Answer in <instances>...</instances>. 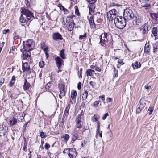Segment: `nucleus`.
<instances>
[{
	"mask_svg": "<svg viewBox=\"0 0 158 158\" xmlns=\"http://www.w3.org/2000/svg\"><path fill=\"white\" fill-rule=\"evenodd\" d=\"M30 51H31L28 49H24L22 55V57L23 60L26 59L30 57L31 54Z\"/></svg>",
	"mask_w": 158,
	"mask_h": 158,
	"instance_id": "9",
	"label": "nucleus"
},
{
	"mask_svg": "<svg viewBox=\"0 0 158 158\" xmlns=\"http://www.w3.org/2000/svg\"><path fill=\"white\" fill-rule=\"evenodd\" d=\"M83 114L84 113L81 111V113L78 115L77 118H76L75 120L76 128H80L82 127L81 123L82 122V121L84 120Z\"/></svg>",
	"mask_w": 158,
	"mask_h": 158,
	"instance_id": "6",
	"label": "nucleus"
},
{
	"mask_svg": "<svg viewBox=\"0 0 158 158\" xmlns=\"http://www.w3.org/2000/svg\"><path fill=\"white\" fill-rule=\"evenodd\" d=\"M52 38L55 41L61 40L63 39L61 35L58 32L53 33Z\"/></svg>",
	"mask_w": 158,
	"mask_h": 158,
	"instance_id": "11",
	"label": "nucleus"
},
{
	"mask_svg": "<svg viewBox=\"0 0 158 158\" xmlns=\"http://www.w3.org/2000/svg\"><path fill=\"white\" fill-rule=\"evenodd\" d=\"M24 143V145L23 147V150L26 152L27 151V143L26 141V139L25 137H23Z\"/></svg>",
	"mask_w": 158,
	"mask_h": 158,
	"instance_id": "32",
	"label": "nucleus"
},
{
	"mask_svg": "<svg viewBox=\"0 0 158 158\" xmlns=\"http://www.w3.org/2000/svg\"><path fill=\"white\" fill-rule=\"evenodd\" d=\"M51 86V83L50 82L46 84L45 85V88L46 89H48Z\"/></svg>",
	"mask_w": 158,
	"mask_h": 158,
	"instance_id": "43",
	"label": "nucleus"
},
{
	"mask_svg": "<svg viewBox=\"0 0 158 158\" xmlns=\"http://www.w3.org/2000/svg\"><path fill=\"white\" fill-rule=\"evenodd\" d=\"M4 79L2 77L0 76V87L4 83Z\"/></svg>",
	"mask_w": 158,
	"mask_h": 158,
	"instance_id": "41",
	"label": "nucleus"
},
{
	"mask_svg": "<svg viewBox=\"0 0 158 158\" xmlns=\"http://www.w3.org/2000/svg\"><path fill=\"white\" fill-rule=\"evenodd\" d=\"M135 21L134 20L133 23L136 25H139V23H140L142 22V20L140 18L137 17H135Z\"/></svg>",
	"mask_w": 158,
	"mask_h": 158,
	"instance_id": "23",
	"label": "nucleus"
},
{
	"mask_svg": "<svg viewBox=\"0 0 158 158\" xmlns=\"http://www.w3.org/2000/svg\"><path fill=\"white\" fill-rule=\"evenodd\" d=\"M22 69H30V67L27 62L24 63L22 65Z\"/></svg>",
	"mask_w": 158,
	"mask_h": 158,
	"instance_id": "30",
	"label": "nucleus"
},
{
	"mask_svg": "<svg viewBox=\"0 0 158 158\" xmlns=\"http://www.w3.org/2000/svg\"><path fill=\"white\" fill-rule=\"evenodd\" d=\"M23 49H26L31 51L33 49L34 46V42L31 39L28 40L26 41H23Z\"/></svg>",
	"mask_w": 158,
	"mask_h": 158,
	"instance_id": "5",
	"label": "nucleus"
},
{
	"mask_svg": "<svg viewBox=\"0 0 158 158\" xmlns=\"http://www.w3.org/2000/svg\"><path fill=\"white\" fill-rule=\"evenodd\" d=\"M72 16H68L65 18V20L64 19L63 21V27L67 28L68 30L70 31L73 29L74 25H75L73 20L72 19Z\"/></svg>",
	"mask_w": 158,
	"mask_h": 158,
	"instance_id": "2",
	"label": "nucleus"
},
{
	"mask_svg": "<svg viewBox=\"0 0 158 158\" xmlns=\"http://www.w3.org/2000/svg\"><path fill=\"white\" fill-rule=\"evenodd\" d=\"M61 138H64L65 141L67 142L69 138V136L67 134H65L64 135L62 136Z\"/></svg>",
	"mask_w": 158,
	"mask_h": 158,
	"instance_id": "33",
	"label": "nucleus"
},
{
	"mask_svg": "<svg viewBox=\"0 0 158 158\" xmlns=\"http://www.w3.org/2000/svg\"><path fill=\"white\" fill-rule=\"evenodd\" d=\"M94 4H89L88 6L89 8L91 9H94L95 8V6Z\"/></svg>",
	"mask_w": 158,
	"mask_h": 158,
	"instance_id": "42",
	"label": "nucleus"
},
{
	"mask_svg": "<svg viewBox=\"0 0 158 158\" xmlns=\"http://www.w3.org/2000/svg\"><path fill=\"white\" fill-rule=\"evenodd\" d=\"M141 6L145 8L146 9H149L151 8L150 4L148 3H144L141 5Z\"/></svg>",
	"mask_w": 158,
	"mask_h": 158,
	"instance_id": "27",
	"label": "nucleus"
},
{
	"mask_svg": "<svg viewBox=\"0 0 158 158\" xmlns=\"http://www.w3.org/2000/svg\"><path fill=\"white\" fill-rule=\"evenodd\" d=\"M108 115L109 114L108 113H106L104 114L102 118V119L104 120L105 119H106L107 116H108Z\"/></svg>",
	"mask_w": 158,
	"mask_h": 158,
	"instance_id": "49",
	"label": "nucleus"
},
{
	"mask_svg": "<svg viewBox=\"0 0 158 158\" xmlns=\"http://www.w3.org/2000/svg\"><path fill=\"white\" fill-rule=\"evenodd\" d=\"M25 4L26 5V6L28 8L30 6V5L29 2V1L28 0H26L25 2Z\"/></svg>",
	"mask_w": 158,
	"mask_h": 158,
	"instance_id": "55",
	"label": "nucleus"
},
{
	"mask_svg": "<svg viewBox=\"0 0 158 158\" xmlns=\"http://www.w3.org/2000/svg\"><path fill=\"white\" fill-rule=\"evenodd\" d=\"M18 119L16 118H13V119L10 120L9 122V124L10 126H13L16 124L17 123Z\"/></svg>",
	"mask_w": 158,
	"mask_h": 158,
	"instance_id": "21",
	"label": "nucleus"
},
{
	"mask_svg": "<svg viewBox=\"0 0 158 158\" xmlns=\"http://www.w3.org/2000/svg\"><path fill=\"white\" fill-rule=\"evenodd\" d=\"M89 84L92 86L93 88H94V86L96 84V83L91 81L89 82Z\"/></svg>",
	"mask_w": 158,
	"mask_h": 158,
	"instance_id": "53",
	"label": "nucleus"
},
{
	"mask_svg": "<svg viewBox=\"0 0 158 158\" xmlns=\"http://www.w3.org/2000/svg\"><path fill=\"white\" fill-rule=\"evenodd\" d=\"M87 129L85 128V127H84V128H83V129L81 130V131L82 132V135H83V132H85V131Z\"/></svg>",
	"mask_w": 158,
	"mask_h": 158,
	"instance_id": "64",
	"label": "nucleus"
},
{
	"mask_svg": "<svg viewBox=\"0 0 158 158\" xmlns=\"http://www.w3.org/2000/svg\"><path fill=\"white\" fill-rule=\"evenodd\" d=\"M148 27H149V26H148L147 23H145L143 25L141 29L143 34L144 35L145 34L148 30Z\"/></svg>",
	"mask_w": 158,
	"mask_h": 158,
	"instance_id": "15",
	"label": "nucleus"
},
{
	"mask_svg": "<svg viewBox=\"0 0 158 158\" xmlns=\"http://www.w3.org/2000/svg\"><path fill=\"white\" fill-rule=\"evenodd\" d=\"M114 24L115 26L120 29H123L126 24V20L123 18L118 16L117 19H114Z\"/></svg>",
	"mask_w": 158,
	"mask_h": 158,
	"instance_id": "3",
	"label": "nucleus"
},
{
	"mask_svg": "<svg viewBox=\"0 0 158 158\" xmlns=\"http://www.w3.org/2000/svg\"><path fill=\"white\" fill-rule=\"evenodd\" d=\"M99 98L102 99L103 101H104L105 100V96L104 95L100 96L99 97Z\"/></svg>",
	"mask_w": 158,
	"mask_h": 158,
	"instance_id": "60",
	"label": "nucleus"
},
{
	"mask_svg": "<svg viewBox=\"0 0 158 158\" xmlns=\"http://www.w3.org/2000/svg\"><path fill=\"white\" fill-rule=\"evenodd\" d=\"M117 10L115 9H113L110 10L107 13H108L109 16L111 14L112 15H117Z\"/></svg>",
	"mask_w": 158,
	"mask_h": 158,
	"instance_id": "25",
	"label": "nucleus"
},
{
	"mask_svg": "<svg viewBox=\"0 0 158 158\" xmlns=\"http://www.w3.org/2000/svg\"><path fill=\"white\" fill-rule=\"evenodd\" d=\"M89 4H94L97 0H86Z\"/></svg>",
	"mask_w": 158,
	"mask_h": 158,
	"instance_id": "46",
	"label": "nucleus"
},
{
	"mask_svg": "<svg viewBox=\"0 0 158 158\" xmlns=\"http://www.w3.org/2000/svg\"><path fill=\"white\" fill-rule=\"evenodd\" d=\"M73 136L72 137V140L74 142L76 140L78 139V134L72 133Z\"/></svg>",
	"mask_w": 158,
	"mask_h": 158,
	"instance_id": "31",
	"label": "nucleus"
},
{
	"mask_svg": "<svg viewBox=\"0 0 158 158\" xmlns=\"http://www.w3.org/2000/svg\"><path fill=\"white\" fill-rule=\"evenodd\" d=\"M71 98L72 99L71 102L72 103H73V102L75 103V102L76 99V98L77 94V92L75 90H73L71 91Z\"/></svg>",
	"mask_w": 158,
	"mask_h": 158,
	"instance_id": "14",
	"label": "nucleus"
},
{
	"mask_svg": "<svg viewBox=\"0 0 158 158\" xmlns=\"http://www.w3.org/2000/svg\"><path fill=\"white\" fill-rule=\"evenodd\" d=\"M40 135L42 138H45L46 137V133L43 132H41L40 133Z\"/></svg>",
	"mask_w": 158,
	"mask_h": 158,
	"instance_id": "40",
	"label": "nucleus"
},
{
	"mask_svg": "<svg viewBox=\"0 0 158 158\" xmlns=\"http://www.w3.org/2000/svg\"><path fill=\"white\" fill-rule=\"evenodd\" d=\"M107 34L106 32L104 33L100 36V44L102 46H104L107 42Z\"/></svg>",
	"mask_w": 158,
	"mask_h": 158,
	"instance_id": "7",
	"label": "nucleus"
},
{
	"mask_svg": "<svg viewBox=\"0 0 158 158\" xmlns=\"http://www.w3.org/2000/svg\"><path fill=\"white\" fill-rule=\"evenodd\" d=\"M96 132H97V135L99 134L100 137L101 138H102V131H100V130H99L98 131V129H97Z\"/></svg>",
	"mask_w": 158,
	"mask_h": 158,
	"instance_id": "48",
	"label": "nucleus"
},
{
	"mask_svg": "<svg viewBox=\"0 0 158 158\" xmlns=\"http://www.w3.org/2000/svg\"><path fill=\"white\" fill-rule=\"evenodd\" d=\"M100 123L99 122H97V129H98V130H100Z\"/></svg>",
	"mask_w": 158,
	"mask_h": 158,
	"instance_id": "59",
	"label": "nucleus"
},
{
	"mask_svg": "<svg viewBox=\"0 0 158 158\" xmlns=\"http://www.w3.org/2000/svg\"><path fill=\"white\" fill-rule=\"evenodd\" d=\"M101 105L100 101H96L94 102L93 104L92 105L93 107H99Z\"/></svg>",
	"mask_w": 158,
	"mask_h": 158,
	"instance_id": "26",
	"label": "nucleus"
},
{
	"mask_svg": "<svg viewBox=\"0 0 158 158\" xmlns=\"http://www.w3.org/2000/svg\"><path fill=\"white\" fill-rule=\"evenodd\" d=\"M69 156L70 158H76V156H77V154H75V156L73 155H68Z\"/></svg>",
	"mask_w": 158,
	"mask_h": 158,
	"instance_id": "63",
	"label": "nucleus"
},
{
	"mask_svg": "<svg viewBox=\"0 0 158 158\" xmlns=\"http://www.w3.org/2000/svg\"><path fill=\"white\" fill-rule=\"evenodd\" d=\"M9 31H10V30L8 29H7L6 30H4L3 31V33L4 34H6V33H7Z\"/></svg>",
	"mask_w": 158,
	"mask_h": 158,
	"instance_id": "57",
	"label": "nucleus"
},
{
	"mask_svg": "<svg viewBox=\"0 0 158 158\" xmlns=\"http://www.w3.org/2000/svg\"><path fill=\"white\" fill-rule=\"evenodd\" d=\"M70 105L69 104L65 108L63 115V118H62V123H64V118H66L69 114V111L70 108Z\"/></svg>",
	"mask_w": 158,
	"mask_h": 158,
	"instance_id": "13",
	"label": "nucleus"
},
{
	"mask_svg": "<svg viewBox=\"0 0 158 158\" xmlns=\"http://www.w3.org/2000/svg\"><path fill=\"white\" fill-rule=\"evenodd\" d=\"M28 123V122H27L25 124H24V125L23 126V132L26 131V127Z\"/></svg>",
	"mask_w": 158,
	"mask_h": 158,
	"instance_id": "51",
	"label": "nucleus"
},
{
	"mask_svg": "<svg viewBox=\"0 0 158 158\" xmlns=\"http://www.w3.org/2000/svg\"><path fill=\"white\" fill-rule=\"evenodd\" d=\"M112 98L110 97L106 99V101L108 103L110 102H111L112 101Z\"/></svg>",
	"mask_w": 158,
	"mask_h": 158,
	"instance_id": "56",
	"label": "nucleus"
},
{
	"mask_svg": "<svg viewBox=\"0 0 158 158\" xmlns=\"http://www.w3.org/2000/svg\"><path fill=\"white\" fill-rule=\"evenodd\" d=\"M21 16L19 19L21 23H25L32 18H34L33 13L25 8H21Z\"/></svg>",
	"mask_w": 158,
	"mask_h": 158,
	"instance_id": "1",
	"label": "nucleus"
},
{
	"mask_svg": "<svg viewBox=\"0 0 158 158\" xmlns=\"http://www.w3.org/2000/svg\"><path fill=\"white\" fill-rule=\"evenodd\" d=\"M149 43H146L144 47V52L145 53L148 54L150 51V49L149 48Z\"/></svg>",
	"mask_w": 158,
	"mask_h": 158,
	"instance_id": "22",
	"label": "nucleus"
},
{
	"mask_svg": "<svg viewBox=\"0 0 158 158\" xmlns=\"http://www.w3.org/2000/svg\"><path fill=\"white\" fill-rule=\"evenodd\" d=\"M134 65L136 68H139L140 67L141 64L139 62L136 61L134 63Z\"/></svg>",
	"mask_w": 158,
	"mask_h": 158,
	"instance_id": "35",
	"label": "nucleus"
},
{
	"mask_svg": "<svg viewBox=\"0 0 158 158\" xmlns=\"http://www.w3.org/2000/svg\"><path fill=\"white\" fill-rule=\"evenodd\" d=\"M75 9V13L76 15L77 16L79 15L80 14L78 8L77 6H76L74 7Z\"/></svg>",
	"mask_w": 158,
	"mask_h": 158,
	"instance_id": "38",
	"label": "nucleus"
},
{
	"mask_svg": "<svg viewBox=\"0 0 158 158\" xmlns=\"http://www.w3.org/2000/svg\"><path fill=\"white\" fill-rule=\"evenodd\" d=\"M154 110V108L153 107H150L148 108V110L151 112H152Z\"/></svg>",
	"mask_w": 158,
	"mask_h": 158,
	"instance_id": "58",
	"label": "nucleus"
},
{
	"mask_svg": "<svg viewBox=\"0 0 158 158\" xmlns=\"http://www.w3.org/2000/svg\"><path fill=\"white\" fill-rule=\"evenodd\" d=\"M92 70H87L86 72V74L87 76H91L93 75Z\"/></svg>",
	"mask_w": 158,
	"mask_h": 158,
	"instance_id": "37",
	"label": "nucleus"
},
{
	"mask_svg": "<svg viewBox=\"0 0 158 158\" xmlns=\"http://www.w3.org/2000/svg\"><path fill=\"white\" fill-rule=\"evenodd\" d=\"M81 82H79L77 84V88L79 90H80L81 88Z\"/></svg>",
	"mask_w": 158,
	"mask_h": 158,
	"instance_id": "54",
	"label": "nucleus"
},
{
	"mask_svg": "<svg viewBox=\"0 0 158 158\" xmlns=\"http://www.w3.org/2000/svg\"><path fill=\"white\" fill-rule=\"evenodd\" d=\"M88 95V92L87 90H85L84 93L83 94L82 98L86 99Z\"/></svg>",
	"mask_w": 158,
	"mask_h": 158,
	"instance_id": "34",
	"label": "nucleus"
},
{
	"mask_svg": "<svg viewBox=\"0 0 158 158\" xmlns=\"http://www.w3.org/2000/svg\"><path fill=\"white\" fill-rule=\"evenodd\" d=\"M79 131V130H78L76 128H75L74 131V132L73 133L74 134H78V132Z\"/></svg>",
	"mask_w": 158,
	"mask_h": 158,
	"instance_id": "62",
	"label": "nucleus"
},
{
	"mask_svg": "<svg viewBox=\"0 0 158 158\" xmlns=\"http://www.w3.org/2000/svg\"><path fill=\"white\" fill-rule=\"evenodd\" d=\"M65 85H64L62 84L60 86V94H61L62 96H65Z\"/></svg>",
	"mask_w": 158,
	"mask_h": 158,
	"instance_id": "16",
	"label": "nucleus"
},
{
	"mask_svg": "<svg viewBox=\"0 0 158 158\" xmlns=\"http://www.w3.org/2000/svg\"><path fill=\"white\" fill-rule=\"evenodd\" d=\"M31 86L30 84L27 82L26 79L25 80L24 85H23V89L25 90H27L29 89Z\"/></svg>",
	"mask_w": 158,
	"mask_h": 158,
	"instance_id": "19",
	"label": "nucleus"
},
{
	"mask_svg": "<svg viewBox=\"0 0 158 158\" xmlns=\"http://www.w3.org/2000/svg\"><path fill=\"white\" fill-rule=\"evenodd\" d=\"M86 33H85L83 35H80L79 37V39L80 40H82L84 38L86 37Z\"/></svg>",
	"mask_w": 158,
	"mask_h": 158,
	"instance_id": "44",
	"label": "nucleus"
},
{
	"mask_svg": "<svg viewBox=\"0 0 158 158\" xmlns=\"http://www.w3.org/2000/svg\"><path fill=\"white\" fill-rule=\"evenodd\" d=\"M94 17L93 16H92L89 19V22L91 21H94Z\"/></svg>",
	"mask_w": 158,
	"mask_h": 158,
	"instance_id": "61",
	"label": "nucleus"
},
{
	"mask_svg": "<svg viewBox=\"0 0 158 158\" xmlns=\"http://www.w3.org/2000/svg\"><path fill=\"white\" fill-rule=\"evenodd\" d=\"M158 29L157 27H154L153 28L152 31V34L151 36L153 37L154 36L155 37V40H156L158 39L157 35Z\"/></svg>",
	"mask_w": 158,
	"mask_h": 158,
	"instance_id": "12",
	"label": "nucleus"
},
{
	"mask_svg": "<svg viewBox=\"0 0 158 158\" xmlns=\"http://www.w3.org/2000/svg\"><path fill=\"white\" fill-rule=\"evenodd\" d=\"M113 78L117 77L118 76V72L117 70H114Z\"/></svg>",
	"mask_w": 158,
	"mask_h": 158,
	"instance_id": "39",
	"label": "nucleus"
},
{
	"mask_svg": "<svg viewBox=\"0 0 158 158\" xmlns=\"http://www.w3.org/2000/svg\"><path fill=\"white\" fill-rule=\"evenodd\" d=\"M124 18L126 20L132 19L135 17L133 12L129 9H126L124 11Z\"/></svg>",
	"mask_w": 158,
	"mask_h": 158,
	"instance_id": "4",
	"label": "nucleus"
},
{
	"mask_svg": "<svg viewBox=\"0 0 158 158\" xmlns=\"http://www.w3.org/2000/svg\"><path fill=\"white\" fill-rule=\"evenodd\" d=\"M15 76H13L12 77V79L9 83V86L10 87L13 86V85L15 84Z\"/></svg>",
	"mask_w": 158,
	"mask_h": 158,
	"instance_id": "28",
	"label": "nucleus"
},
{
	"mask_svg": "<svg viewBox=\"0 0 158 158\" xmlns=\"http://www.w3.org/2000/svg\"><path fill=\"white\" fill-rule=\"evenodd\" d=\"M98 119V118L96 116H95V115L93 116L92 118V121L93 122L97 121Z\"/></svg>",
	"mask_w": 158,
	"mask_h": 158,
	"instance_id": "52",
	"label": "nucleus"
},
{
	"mask_svg": "<svg viewBox=\"0 0 158 158\" xmlns=\"http://www.w3.org/2000/svg\"><path fill=\"white\" fill-rule=\"evenodd\" d=\"M107 16L108 19L109 21H111L113 20V19L114 20L115 19H117V17H118L117 15H112V14H111L109 16L108 13L107 14Z\"/></svg>",
	"mask_w": 158,
	"mask_h": 158,
	"instance_id": "20",
	"label": "nucleus"
},
{
	"mask_svg": "<svg viewBox=\"0 0 158 158\" xmlns=\"http://www.w3.org/2000/svg\"><path fill=\"white\" fill-rule=\"evenodd\" d=\"M59 55L62 59H64L66 58L65 54H64V50L62 49L60 51Z\"/></svg>",
	"mask_w": 158,
	"mask_h": 158,
	"instance_id": "24",
	"label": "nucleus"
},
{
	"mask_svg": "<svg viewBox=\"0 0 158 158\" xmlns=\"http://www.w3.org/2000/svg\"><path fill=\"white\" fill-rule=\"evenodd\" d=\"M67 150L69 152L68 153V155H73L75 156V154H77V152L75 148H67Z\"/></svg>",
	"mask_w": 158,
	"mask_h": 158,
	"instance_id": "17",
	"label": "nucleus"
},
{
	"mask_svg": "<svg viewBox=\"0 0 158 158\" xmlns=\"http://www.w3.org/2000/svg\"><path fill=\"white\" fill-rule=\"evenodd\" d=\"M44 147L46 149H48L50 147V145L48 143H46L44 145Z\"/></svg>",
	"mask_w": 158,
	"mask_h": 158,
	"instance_id": "50",
	"label": "nucleus"
},
{
	"mask_svg": "<svg viewBox=\"0 0 158 158\" xmlns=\"http://www.w3.org/2000/svg\"><path fill=\"white\" fill-rule=\"evenodd\" d=\"M91 27L92 28H95L96 27V25L94 21L89 22Z\"/></svg>",
	"mask_w": 158,
	"mask_h": 158,
	"instance_id": "36",
	"label": "nucleus"
},
{
	"mask_svg": "<svg viewBox=\"0 0 158 158\" xmlns=\"http://www.w3.org/2000/svg\"><path fill=\"white\" fill-rule=\"evenodd\" d=\"M58 6L61 10H63L65 8L60 3L59 4Z\"/></svg>",
	"mask_w": 158,
	"mask_h": 158,
	"instance_id": "47",
	"label": "nucleus"
},
{
	"mask_svg": "<svg viewBox=\"0 0 158 158\" xmlns=\"http://www.w3.org/2000/svg\"><path fill=\"white\" fill-rule=\"evenodd\" d=\"M144 105L143 104L140 103V105L137 106L136 109V112L138 113H140L141 110L144 108Z\"/></svg>",
	"mask_w": 158,
	"mask_h": 158,
	"instance_id": "18",
	"label": "nucleus"
},
{
	"mask_svg": "<svg viewBox=\"0 0 158 158\" xmlns=\"http://www.w3.org/2000/svg\"><path fill=\"white\" fill-rule=\"evenodd\" d=\"M39 65L40 68H43L44 65V62L43 61H40L39 62Z\"/></svg>",
	"mask_w": 158,
	"mask_h": 158,
	"instance_id": "45",
	"label": "nucleus"
},
{
	"mask_svg": "<svg viewBox=\"0 0 158 158\" xmlns=\"http://www.w3.org/2000/svg\"><path fill=\"white\" fill-rule=\"evenodd\" d=\"M41 48L44 52L46 57L48 58L49 56L48 52V47L47 44L44 43L41 44Z\"/></svg>",
	"mask_w": 158,
	"mask_h": 158,
	"instance_id": "8",
	"label": "nucleus"
},
{
	"mask_svg": "<svg viewBox=\"0 0 158 158\" xmlns=\"http://www.w3.org/2000/svg\"><path fill=\"white\" fill-rule=\"evenodd\" d=\"M6 133V131L3 128H1L0 129V136H5Z\"/></svg>",
	"mask_w": 158,
	"mask_h": 158,
	"instance_id": "29",
	"label": "nucleus"
},
{
	"mask_svg": "<svg viewBox=\"0 0 158 158\" xmlns=\"http://www.w3.org/2000/svg\"><path fill=\"white\" fill-rule=\"evenodd\" d=\"M57 66L59 69L61 68V66L63 64L64 61L60 57L57 56L55 59Z\"/></svg>",
	"mask_w": 158,
	"mask_h": 158,
	"instance_id": "10",
	"label": "nucleus"
}]
</instances>
